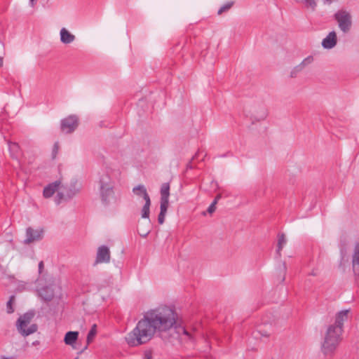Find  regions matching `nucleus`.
Here are the masks:
<instances>
[{
	"label": "nucleus",
	"instance_id": "9d476101",
	"mask_svg": "<svg viewBox=\"0 0 359 359\" xmlns=\"http://www.w3.org/2000/svg\"><path fill=\"white\" fill-rule=\"evenodd\" d=\"M110 260L109 249L107 246H101L98 248L97 253V262H109Z\"/></svg>",
	"mask_w": 359,
	"mask_h": 359
},
{
	"label": "nucleus",
	"instance_id": "9b49d317",
	"mask_svg": "<svg viewBox=\"0 0 359 359\" xmlns=\"http://www.w3.org/2000/svg\"><path fill=\"white\" fill-rule=\"evenodd\" d=\"M337 42V34L335 32H331L323 40L322 46L325 49H331L334 48Z\"/></svg>",
	"mask_w": 359,
	"mask_h": 359
},
{
	"label": "nucleus",
	"instance_id": "6ab92c4d",
	"mask_svg": "<svg viewBox=\"0 0 359 359\" xmlns=\"http://www.w3.org/2000/svg\"><path fill=\"white\" fill-rule=\"evenodd\" d=\"M100 188L113 187V183L109 175L107 172H104L100 177Z\"/></svg>",
	"mask_w": 359,
	"mask_h": 359
},
{
	"label": "nucleus",
	"instance_id": "0eeeda50",
	"mask_svg": "<svg viewBox=\"0 0 359 359\" xmlns=\"http://www.w3.org/2000/svg\"><path fill=\"white\" fill-rule=\"evenodd\" d=\"M43 231L41 229H34L29 227L26 230V239L24 243L25 244H30L33 242L41 240L43 237Z\"/></svg>",
	"mask_w": 359,
	"mask_h": 359
},
{
	"label": "nucleus",
	"instance_id": "20e7f679",
	"mask_svg": "<svg viewBox=\"0 0 359 359\" xmlns=\"http://www.w3.org/2000/svg\"><path fill=\"white\" fill-rule=\"evenodd\" d=\"M58 203L62 200H67L74 197L80 190L81 184L75 179L67 180L63 178L57 180Z\"/></svg>",
	"mask_w": 359,
	"mask_h": 359
},
{
	"label": "nucleus",
	"instance_id": "4c0bfd02",
	"mask_svg": "<svg viewBox=\"0 0 359 359\" xmlns=\"http://www.w3.org/2000/svg\"><path fill=\"white\" fill-rule=\"evenodd\" d=\"M37 0H29V4L32 6H34L36 3Z\"/></svg>",
	"mask_w": 359,
	"mask_h": 359
},
{
	"label": "nucleus",
	"instance_id": "393cba45",
	"mask_svg": "<svg viewBox=\"0 0 359 359\" xmlns=\"http://www.w3.org/2000/svg\"><path fill=\"white\" fill-rule=\"evenodd\" d=\"M96 333H97V326H96V325H93L87 336V344H89L93 341L95 336L96 335Z\"/></svg>",
	"mask_w": 359,
	"mask_h": 359
},
{
	"label": "nucleus",
	"instance_id": "c03bdc74",
	"mask_svg": "<svg viewBox=\"0 0 359 359\" xmlns=\"http://www.w3.org/2000/svg\"><path fill=\"white\" fill-rule=\"evenodd\" d=\"M1 359H9V358L7 357H2Z\"/></svg>",
	"mask_w": 359,
	"mask_h": 359
},
{
	"label": "nucleus",
	"instance_id": "7c9ffc66",
	"mask_svg": "<svg viewBox=\"0 0 359 359\" xmlns=\"http://www.w3.org/2000/svg\"><path fill=\"white\" fill-rule=\"evenodd\" d=\"M339 27H340L341 30L344 33L349 32V30L351 29V24H339Z\"/></svg>",
	"mask_w": 359,
	"mask_h": 359
},
{
	"label": "nucleus",
	"instance_id": "39448f33",
	"mask_svg": "<svg viewBox=\"0 0 359 359\" xmlns=\"http://www.w3.org/2000/svg\"><path fill=\"white\" fill-rule=\"evenodd\" d=\"M60 292V286L56 279H50L47 284L38 290L39 296L46 302L51 301Z\"/></svg>",
	"mask_w": 359,
	"mask_h": 359
},
{
	"label": "nucleus",
	"instance_id": "a211bd4d",
	"mask_svg": "<svg viewBox=\"0 0 359 359\" xmlns=\"http://www.w3.org/2000/svg\"><path fill=\"white\" fill-rule=\"evenodd\" d=\"M78 332L70 331L67 332L64 338L65 344L73 346L78 339Z\"/></svg>",
	"mask_w": 359,
	"mask_h": 359
},
{
	"label": "nucleus",
	"instance_id": "37998d69",
	"mask_svg": "<svg viewBox=\"0 0 359 359\" xmlns=\"http://www.w3.org/2000/svg\"><path fill=\"white\" fill-rule=\"evenodd\" d=\"M266 114H264V115L262 116V119H264V118H266Z\"/></svg>",
	"mask_w": 359,
	"mask_h": 359
},
{
	"label": "nucleus",
	"instance_id": "c85d7f7f",
	"mask_svg": "<svg viewBox=\"0 0 359 359\" xmlns=\"http://www.w3.org/2000/svg\"><path fill=\"white\" fill-rule=\"evenodd\" d=\"M303 70V69L298 65L293 67L290 72V78H295L297 77V74L301 72Z\"/></svg>",
	"mask_w": 359,
	"mask_h": 359
},
{
	"label": "nucleus",
	"instance_id": "f704fd0d",
	"mask_svg": "<svg viewBox=\"0 0 359 359\" xmlns=\"http://www.w3.org/2000/svg\"><path fill=\"white\" fill-rule=\"evenodd\" d=\"M337 1L338 0H323V4L330 5V4H332L333 2Z\"/></svg>",
	"mask_w": 359,
	"mask_h": 359
},
{
	"label": "nucleus",
	"instance_id": "f03ea898",
	"mask_svg": "<svg viewBox=\"0 0 359 359\" xmlns=\"http://www.w3.org/2000/svg\"><path fill=\"white\" fill-rule=\"evenodd\" d=\"M343 330L328 325L323 335L321 349L324 355L332 356L341 340Z\"/></svg>",
	"mask_w": 359,
	"mask_h": 359
},
{
	"label": "nucleus",
	"instance_id": "58836bf2",
	"mask_svg": "<svg viewBox=\"0 0 359 359\" xmlns=\"http://www.w3.org/2000/svg\"><path fill=\"white\" fill-rule=\"evenodd\" d=\"M3 65V58L0 57V67H2Z\"/></svg>",
	"mask_w": 359,
	"mask_h": 359
},
{
	"label": "nucleus",
	"instance_id": "ea45409f",
	"mask_svg": "<svg viewBox=\"0 0 359 359\" xmlns=\"http://www.w3.org/2000/svg\"><path fill=\"white\" fill-rule=\"evenodd\" d=\"M262 334L264 337H268L269 335V334L267 332L262 333Z\"/></svg>",
	"mask_w": 359,
	"mask_h": 359
},
{
	"label": "nucleus",
	"instance_id": "bb28decb",
	"mask_svg": "<svg viewBox=\"0 0 359 359\" xmlns=\"http://www.w3.org/2000/svg\"><path fill=\"white\" fill-rule=\"evenodd\" d=\"M313 62V56H308L306 58H304L299 64V65L304 69L307 66L311 65Z\"/></svg>",
	"mask_w": 359,
	"mask_h": 359
},
{
	"label": "nucleus",
	"instance_id": "2eb2a0df",
	"mask_svg": "<svg viewBox=\"0 0 359 359\" xmlns=\"http://www.w3.org/2000/svg\"><path fill=\"white\" fill-rule=\"evenodd\" d=\"M58 186L59 182L57 180L48 184L43 189V196L45 198H50L53 195L54 193L57 192V196L58 197Z\"/></svg>",
	"mask_w": 359,
	"mask_h": 359
},
{
	"label": "nucleus",
	"instance_id": "a18cd8bd",
	"mask_svg": "<svg viewBox=\"0 0 359 359\" xmlns=\"http://www.w3.org/2000/svg\"><path fill=\"white\" fill-rule=\"evenodd\" d=\"M75 359H79V358H76Z\"/></svg>",
	"mask_w": 359,
	"mask_h": 359
},
{
	"label": "nucleus",
	"instance_id": "a878e982",
	"mask_svg": "<svg viewBox=\"0 0 359 359\" xmlns=\"http://www.w3.org/2000/svg\"><path fill=\"white\" fill-rule=\"evenodd\" d=\"M15 297L11 296L6 304V311L8 313H12L14 312L13 304L15 303Z\"/></svg>",
	"mask_w": 359,
	"mask_h": 359
},
{
	"label": "nucleus",
	"instance_id": "a19ab883",
	"mask_svg": "<svg viewBox=\"0 0 359 359\" xmlns=\"http://www.w3.org/2000/svg\"><path fill=\"white\" fill-rule=\"evenodd\" d=\"M39 344V341H36L34 342H33V345H38Z\"/></svg>",
	"mask_w": 359,
	"mask_h": 359
},
{
	"label": "nucleus",
	"instance_id": "e433bc0d",
	"mask_svg": "<svg viewBox=\"0 0 359 359\" xmlns=\"http://www.w3.org/2000/svg\"><path fill=\"white\" fill-rule=\"evenodd\" d=\"M220 198H221V194H218V195L215 197V200H214V201H213V202H216V204H217V202H218V201H219Z\"/></svg>",
	"mask_w": 359,
	"mask_h": 359
},
{
	"label": "nucleus",
	"instance_id": "423d86ee",
	"mask_svg": "<svg viewBox=\"0 0 359 359\" xmlns=\"http://www.w3.org/2000/svg\"><path fill=\"white\" fill-rule=\"evenodd\" d=\"M79 125V118L75 115H71L61 121V130L65 133H72Z\"/></svg>",
	"mask_w": 359,
	"mask_h": 359
},
{
	"label": "nucleus",
	"instance_id": "c9c22d12",
	"mask_svg": "<svg viewBox=\"0 0 359 359\" xmlns=\"http://www.w3.org/2000/svg\"><path fill=\"white\" fill-rule=\"evenodd\" d=\"M309 274L310 276H316L318 275V271L316 269H313Z\"/></svg>",
	"mask_w": 359,
	"mask_h": 359
},
{
	"label": "nucleus",
	"instance_id": "b1692460",
	"mask_svg": "<svg viewBox=\"0 0 359 359\" xmlns=\"http://www.w3.org/2000/svg\"><path fill=\"white\" fill-rule=\"evenodd\" d=\"M297 2H302L306 8L314 11L317 6L316 0H296Z\"/></svg>",
	"mask_w": 359,
	"mask_h": 359
},
{
	"label": "nucleus",
	"instance_id": "f257e3e1",
	"mask_svg": "<svg viewBox=\"0 0 359 359\" xmlns=\"http://www.w3.org/2000/svg\"><path fill=\"white\" fill-rule=\"evenodd\" d=\"M177 313L170 306L160 305L148 310L136 327L126 337L131 346H137L150 341L158 332H168L177 321Z\"/></svg>",
	"mask_w": 359,
	"mask_h": 359
},
{
	"label": "nucleus",
	"instance_id": "72a5a7b5",
	"mask_svg": "<svg viewBox=\"0 0 359 359\" xmlns=\"http://www.w3.org/2000/svg\"><path fill=\"white\" fill-rule=\"evenodd\" d=\"M44 269V264L43 261H41L39 264V273L41 274Z\"/></svg>",
	"mask_w": 359,
	"mask_h": 359
},
{
	"label": "nucleus",
	"instance_id": "4468645a",
	"mask_svg": "<svg viewBox=\"0 0 359 359\" xmlns=\"http://www.w3.org/2000/svg\"><path fill=\"white\" fill-rule=\"evenodd\" d=\"M170 185L163 183L161 188V205H169Z\"/></svg>",
	"mask_w": 359,
	"mask_h": 359
},
{
	"label": "nucleus",
	"instance_id": "1a4fd4ad",
	"mask_svg": "<svg viewBox=\"0 0 359 359\" xmlns=\"http://www.w3.org/2000/svg\"><path fill=\"white\" fill-rule=\"evenodd\" d=\"M349 310H342L338 312L334 318V323L331 324L330 325L332 327H340L343 330V325L345 321H346L348 318Z\"/></svg>",
	"mask_w": 359,
	"mask_h": 359
},
{
	"label": "nucleus",
	"instance_id": "473e14b6",
	"mask_svg": "<svg viewBox=\"0 0 359 359\" xmlns=\"http://www.w3.org/2000/svg\"><path fill=\"white\" fill-rule=\"evenodd\" d=\"M181 331L183 332V334H184V335H186V336H187V337H188L189 338H191V334H190V333H189L187 330H185L184 327H180V328L179 329L178 332L180 333Z\"/></svg>",
	"mask_w": 359,
	"mask_h": 359
},
{
	"label": "nucleus",
	"instance_id": "c756f323",
	"mask_svg": "<svg viewBox=\"0 0 359 359\" xmlns=\"http://www.w3.org/2000/svg\"><path fill=\"white\" fill-rule=\"evenodd\" d=\"M10 150L12 153L15 154L17 156V153L19 151V146L16 143H11L9 145Z\"/></svg>",
	"mask_w": 359,
	"mask_h": 359
},
{
	"label": "nucleus",
	"instance_id": "412c9836",
	"mask_svg": "<svg viewBox=\"0 0 359 359\" xmlns=\"http://www.w3.org/2000/svg\"><path fill=\"white\" fill-rule=\"evenodd\" d=\"M151 200L145 201V203L141 210V216L144 219H149L150 213Z\"/></svg>",
	"mask_w": 359,
	"mask_h": 359
},
{
	"label": "nucleus",
	"instance_id": "2f4dec72",
	"mask_svg": "<svg viewBox=\"0 0 359 359\" xmlns=\"http://www.w3.org/2000/svg\"><path fill=\"white\" fill-rule=\"evenodd\" d=\"M215 210H216V202H212V204L208 208V212L210 214H212V212H214L215 211Z\"/></svg>",
	"mask_w": 359,
	"mask_h": 359
},
{
	"label": "nucleus",
	"instance_id": "5701e85b",
	"mask_svg": "<svg viewBox=\"0 0 359 359\" xmlns=\"http://www.w3.org/2000/svg\"><path fill=\"white\" fill-rule=\"evenodd\" d=\"M234 5L233 1L226 2L221 8L218 10L217 14L221 15L223 13L227 12Z\"/></svg>",
	"mask_w": 359,
	"mask_h": 359
},
{
	"label": "nucleus",
	"instance_id": "cd10ccee",
	"mask_svg": "<svg viewBox=\"0 0 359 359\" xmlns=\"http://www.w3.org/2000/svg\"><path fill=\"white\" fill-rule=\"evenodd\" d=\"M149 223H150V221L149 219L148 222H147V227H145V228L142 227V228H140L138 229V233L140 235V236L145 238L149 234V233L150 231V224Z\"/></svg>",
	"mask_w": 359,
	"mask_h": 359
},
{
	"label": "nucleus",
	"instance_id": "f3484780",
	"mask_svg": "<svg viewBox=\"0 0 359 359\" xmlns=\"http://www.w3.org/2000/svg\"><path fill=\"white\" fill-rule=\"evenodd\" d=\"M133 193L137 197L142 198L144 201L150 200L146 187L142 184H139L133 189Z\"/></svg>",
	"mask_w": 359,
	"mask_h": 359
},
{
	"label": "nucleus",
	"instance_id": "4be33fe9",
	"mask_svg": "<svg viewBox=\"0 0 359 359\" xmlns=\"http://www.w3.org/2000/svg\"><path fill=\"white\" fill-rule=\"evenodd\" d=\"M168 205H160V213L158 215V221L159 224H162L165 221V215L167 212Z\"/></svg>",
	"mask_w": 359,
	"mask_h": 359
},
{
	"label": "nucleus",
	"instance_id": "dca6fc26",
	"mask_svg": "<svg viewBox=\"0 0 359 359\" xmlns=\"http://www.w3.org/2000/svg\"><path fill=\"white\" fill-rule=\"evenodd\" d=\"M60 35L61 42L65 44L71 43L75 40V36L66 28L60 30Z\"/></svg>",
	"mask_w": 359,
	"mask_h": 359
},
{
	"label": "nucleus",
	"instance_id": "f8f14e48",
	"mask_svg": "<svg viewBox=\"0 0 359 359\" xmlns=\"http://www.w3.org/2000/svg\"><path fill=\"white\" fill-rule=\"evenodd\" d=\"M353 270L355 276L359 278V243H355L352 257Z\"/></svg>",
	"mask_w": 359,
	"mask_h": 359
},
{
	"label": "nucleus",
	"instance_id": "ddd939ff",
	"mask_svg": "<svg viewBox=\"0 0 359 359\" xmlns=\"http://www.w3.org/2000/svg\"><path fill=\"white\" fill-rule=\"evenodd\" d=\"M334 19L337 22H351V15L346 10H339L334 14Z\"/></svg>",
	"mask_w": 359,
	"mask_h": 359
},
{
	"label": "nucleus",
	"instance_id": "79ce46f5",
	"mask_svg": "<svg viewBox=\"0 0 359 359\" xmlns=\"http://www.w3.org/2000/svg\"><path fill=\"white\" fill-rule=\"evenodd\" d=\"M56 151H57V146H56V145H55L54 152H55V153H56Z\"/></svg>",
	"mask_w": 359,
	"mask_h": 359
},
{
	"label": "nucleus",
	"instance_id": "aec40b11",
	"mask_svg": "<svg viewBox=\"0 0 359 359\" xmlns=\"http://www.w3.org/2000/svg\"><path fill=\"white\" fill-rule=\"evenodd\" d=\"M287 243V238L284 233H279L278 235V243H277V255L280 257H281V251Z\"/></svg>",
	"mask_w": 359,
	"mask_h": 359
},
{
	"label": "nucleus",
	"instance_id": "7ed1b4c3",
	"mask_svg": "<svg viewBox=\"0 0 359 359\" xmlns=\"http://www.w3.org/2000/svg\"><path fill=\"white\" fill-rule=\"evenodd\" d=\"M34 317V313L30 311L21 315L17 320L15 327L22 337H28L37 331L38 326L33 323Z\"/></svg>",
	"mask_w": 359,
	"mask_h": 359
},
{
	"label": "nucleus",
	"instance_id": "6e6552de",
	"mask_svg": "<svg viewBox=\"0 0 359 359\" xmlns=\"http://www.w3.org/2000/svg\"><path fill=\"white\" fill-rule=\"evenodd\" d=\"M102 200L105 203H114L116 201L113 187L100 188Z\"/></svg>",
	"mask_w": 359,
	"mask_h": 359
}]
</instances>
